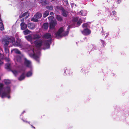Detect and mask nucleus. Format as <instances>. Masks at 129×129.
<instances>
[{
	"label": "nucleus",
	"instance_id": "nucleus-1",
	"mask_svg": "<svg viewBox=\"0 0 129 129\" xmlns=\"http://www.w3.org/2000/svg\"><path fill=\"white\" fill-rule=\"evenodd\" d=\"M3 42H4L5 43L4 44V48L6 53L8 55L9 54V50L8 49V45L10 42H12L15 41L14 39H12L9 37H6L3 38L2 39Z\"/></svg>",
	"mask_w": 129,
	"mask_h": 129
},
{
	"label": "nucleus",
	"instance_id": "nucleus-2",
	"mask_svg": "<svg viewBox=\"0 0 129 129\" xmlns=\"http://www.w3.org/2000/svg\"><path fill=\"white\" fill-rule=\"evenodd\" d=\"M63 31V28L62 27L60 28L55 34L56 38L58 39H59V38H61L62 36L61 35V33Z\"/></svg>",
	"mask_w": 129,
	"mask_h": 129
},
{
	"label": "nucleus",
	"instance_id": "nucleus-3",
	"mask_svg": "<svg viewBox=\"0 0 129 129\" xmlns=\"http://www.w3.org/2000/svg\"><path fill=\"white\" fill-rule=\"evenodd\" d=\"M24 65L26 67L30 68L31 67V62L30 61L27 60L26 58L24 59Z\"/></svg>",
	"mask_w": 129,
	"mask_h": 129
},
{
	"label": "nucleus",
	"instance_id": "nucleus-4",
	"mask_svg": "<svg viewBox=\"0 0 129 129\" xmlns=\"http://www.w3.org/2000/svg\"><path fill=\"white\" fill-rule=\"evenodd\" d=\"M82 34L85 36H87L89 35L91 32L90 30L87 28L84 29V30L81 31Z\"/></svg>",
	"mask_w": 129,
	"mask_h": 129
},
{
	"label": "nucleus",
	"instance_id": "nucleus-5",
	"mask_svg": "<svg viewBox=\"0 0 129 129\" xmlns=\"http://www.w3.org/2000/svg\"><path fill=\"white\" fill-rule=\"evenodd\" d=\"M57 23V21L55 20H52L51 22L50 23V28L52 29H53Z\"/></svg>",
	"mask_w": 129,
	"mask_h": 129
},
{
	"label": "nucleus",
	"instance_id": "nucleus-6",
	"mask_svg": "<svg viewBox=\"0 0 129 129\" xmlns=\"http://www.w3.org/2000/svg\"><path fill=\"white\" fill-rule=\"evenodd\" d=\"M43 42V41L41 40L35 41L34 42V43L36 46L39 48L41 47L42 46Z\"/></svg>",
	"mask_w": 129,
	"mask_h": 129
},
{
	"label": "nucleus",
	"instance_id": "nucleus-7",
	"mask_svg": "<svg viewBox=\"0 0 129 129\" xmlns=\"http://www.w3.org/2000/svg\"><path fill=\"white\" fill-rule=\"evenodd\" d=\"M51 39L44 41V45L47 49H48L49 48L50 45V43H51Z\"/></svg>",
	"mask_w": 129,
	"mask_h": 129
},
{
	"label": "nucleus",
	"instance_id": "nucleus-8",
	"mask_svg": "<svg viewBox=\"0 0 129 129\" xmlns=\"http://www.w3.org/2000/svg\"><path fill=\"white\" fill-rule=\"evenodd\" d=\"M20 25L21 27V29L22 30H24L27 28V24L23 22L21 23Z\"/></svg>",
	"mask_w": 129,
	"mask_h": 129
},
{
	"label": "nucleus",
	"instance_id": "nucleus-9",
	"mask_svg": "<svg viewBox=\"0 0 129 129\" xmlns=\"http://www.w3.org/2000/svg\"><path fill=\"white\" fill-rule=\"evenodd\" d=\"M28 27L30 29H33L35 27V25L34 24L31 23H29L28 24Z\"/></svg>",
	"mask_w": 129,
	"mask_h": 129
},
{
	"label": "nucleus",
	"instance_id": "nucleus-10",
	"mask_svg": "<svg viewBox=\"0 0 129 129\" xmlns=\"http://www.w3.org/2000/svg\"><path fill=\"white\" fill-rule=\"evenodd\" d=\"M44 37L46 39H50L51 40V34L49 33H46L44 36Z\"/></svg>",
	"mask_w": 129,
	"mask_h": 129
},
{
	"label": "nucleus",
	"instance_id": "nucleus-11",
	"mask_svg": "<svg viewBox=\"0 0 129 129\" xmlns=\"http://www.w3.org/2000/svg\"><path fill=\"white\" fill-rule=\"evenodd\" d=\"M61 12L62 15L65 17H67L69 14L68 12L64 9L62 11H61Z\"/></svg>",
	"mask_w": 129,
	"mask_h": 129
},
{
	"label": "nucleus",
	"instance_id": "nucleus-12",
	"mask_svg": "<svg viewBox=\"0 0 129 129\" xmlns=\"http://www.w3.org/2000/svg\"><path fill=\"white\" fill-rule=\"evenodd\" d=\"M25 77V74L24 73H23L18 78V79L19 81H21L24 79Z\"/></svg>",
	"mask_w": 129,
	"mask_h": 129
},
{
	"label": "nucleus",
	"instance_id": "nucleus-13",
	"mask_svg": "<svg viewBox=\"0 0 129 129\" xmlns=\"http://www.w3.org/2000/svg\"><path fill=\"white\" fill-rule=\"evenodd\" d=\"M56 18L59 21L61 22L63 21V17L59 15H56Z\"/></svg>",
	"mask_w": 129,
	"mask_h": 129
},
{
	"label": "nucleus",
	"instance_id": "nucleus-14",
	"mask_svg": "<svg viewBox=\"0 0 129 129\" xmlns=\"http://www.w3.org/2000/svg\"><path fill=\"white\" fill-rule=\"evenodd\" d=\"M25 37L28 41H29L30 42H32L33 38L31 35H29L25 36Z\"/></svg>",
	"mask_w": 129,
	"mask_h": 129
},
{
	"label": "nucleus",
	"instance_id": "nucleus-15",
	"mask_svg": "<svg viewBox=\"0 0 129 129\" xmlns=\"http://www.w3.org/2000/svg\"><path fill=\"white\" fill-rule=\"evenodd\" d=\"M65 72L68 75L72 76L73 75V72L70 70H66L65 71Z\"/></svg>",
	"mask_w": 129,
	"mask_h": 129
},
{
	"label": "nucleus",
	"instance_id": "nucleus-16",
	"mask_svg": "<svg viewBox=\"0 0 129 129\" xmlns=\"http://www.w3.org/2000/svg\"><path fill=\"white\" fill-rule=\"evenodd\" d=\"M9 94L5 92H3L1 94V97L2 98H4L7 97V95Z\"/></svg>",
	"mask_w": 129,
	"mask_h": 129
},
{
	"label": "nucleus",
	"instance_id": "nucleus-17",
	"mask_svg": "<svg viewBox=\"0 0 129 129\" xmlns=\"http://www.w3.org/2000/svg\"><path fill=\"white\" fill-rule=\"evenodd\" d=\"M32 56L38 62H39V59L38 56L37 55H35L34 53L32 55Z\"/></svg>",
	"mask_w": 129,
	"mask_h": 129
},
{
	"label": "nucleus",
	"instance_id": "nucleus-18",
	"mask_svg": "<svg viewBox=\"0 0 129 129\" xmlns=\"http://www.w3.org/2000/svg\"><path fill=\"white\" fill-rule=\"evenodd\" d=\"M41 36L38 34H34L33 35V39H38L41 37Z\"/></svg>",
	"mask_w": 129,
	"mask_h": 129
},
{
	"label": "nucleus",
	"instance_id": "nucleus-19",
	"mask_svg": "<svg viewBox=\"0 0 129 129\" xmlns=\"http://www.w3.org/2000/svg\"><path fill=\"white\" fill-rule=\"evenodd\" d=\"M5 68L7 69L8 71H11L10 68V63H7L5 64Z\"/></svg>",
	"mask_w": 129,
	"mask_h": 129
},
{
	"label": "nucleus",
	"instance_id": "nucleus-20",
	"mask_svg": "<svg viewBox=\"0 0 129 129\" xmlns=\"http://www.w3.org/2000/svg\"><path fill=\"white\" fill-rule=\"evenodd\" d=\"M35 15L38 19L41 18L42 16V14L39 12H37Z\"/></svg>",
	"mask_w": 129,
	"mask_h": 129
},
{
	"label": "nucleus",
	"instance_id": "nucleus-21",
	"mask_svg": "<svg viewBox=\"0 0 129 129\" xmlns=\"http://www.w3.org/2000/svg\"><path fill=\"white\" fill-rule=\"evenodd\" d=\"M38 19L34 15L33 17L31 19V20L35 22H37L39 21Z\"/></svg>",
	"mask_w": 129,
	"mask_h": 129
},
{
	"label": "nucleus",
	"instance_id": "nucleus-22",
	"mask_svg": "<svg viewBox=\"0 0 129 129\" xmlns=\"http://www.w3.org/2000/svg\"><path fill=\"white\" fill-rule=\"evenodd\" d=\"M49 12L48 11H45L43 14V17L44 18L46 17L47 16L49 15Z\"/></svg>",
	"mask_w": 129,
	"mask_h": 129
},
{
	"label": "nucleus",
	"instance_id": "nucleus-23",
	"mask_svg": "<svg viewBox=\"0 0 129 129\" xmlns=\"http://www.w3.org/2000/svg\"><path fill=\"white\" fill-rule=\"evenodd\" d=\"M32 75V72L31 70L27 72L26 75L27 77H29L31 76Z\"/></svg>",
	"mask_w": 129,
	"mask_h": 129
},
{
	"label": "nucleus",
	"instance_id": "nucleus-24",
	"mask_svg": "<svg viewBox=\"0 0 129 129\" xmlns=\"http://www.w3.org/2000/svg\"><path fill=\"white\" fill-rule=\"evenodd\" d=\"M5 90L6 92L9 94L10 91V87L9 86H7Z\"/></svg>",
	"mask_w": 129,
	"mask_h": 129
},
{
	"label": "nucleus",
	"instance_id": "nucleus-25",
	"mask_svg": "<svg viewBox=\"0 0 129 129\" xmlns=\"http://www.w3.org/2000/svg\"><path fill=\"white\" fill-rule=\"evenodd\" d=\"M48 23H45L43 24V28L45 29H47L48 27Z\"/></svg>",
	"mask_w": 129,
	"mask_h": 129
},
{
	"label": "nucleus",
	"instance_id": "nucleus-26",
	"mask_svg": "<svg viewBox=\"0 0 129 129\" xmlns=\"http://www.w3.org/2000/svg\"><path fill=\"white\" fill-rule=\"evenodd\" d=\"M30 32V31L28 29H27L23 31V33L25 35L29 34Z\"/></svg>",
	"mask_w": 129,
	"mask_h": 129
},
{
	"label": "nucleus",
	"instance_id": "nucleus-27",
	"mask_svg": "<svg viewBox=\"0 0 129 129\" xmlns=\"http://www.w3.org/2000/svg\"><path fill=\"white\" fill-rule=\"evenodd\" d=\"M13 50L14 51L15 53L16 54H20L21 52L18 49H14Z\"/></svg>",
	"mask_w": 129,
	"mask_h": 129
},
{
	"label": "nucleus",
	"instance_id": "nucleus-28",
	"mask_svg": "<svg viewBox=\"0 0 129 129\" xmlns=\"http://www.w3.org/2000/svg\"><path fill=\"white\" fill-rule=\"evenodd\" d=\"M28 12H26L22 14L21 15L19 16V18H21L23 17L26 15L28 14Z\"/></svg>",
	"mask_w": 129,
	"mask_h": 129
},
{
	"label": "nucleus",
	"instance_id": "nucleus-29",
	"mask_svg": "<svg viewBox=\"0 0 129 129\" xmlns=\"http://www.w3.org/2000/svg\"><path fill=\"white\" fill-rule=\"evenodd\" d=\"M82 22V20L81 19H79V20H78L77 22V24L79 26L81 24Z\"/></svg>",
	"mask_w": 129,
	"mask_h": 129
},
{
	"label": "nucleus",
	"instance_id": "nucleus-30",
	"mask_svg": "<svg viewBox=\"0 0 129 129\" xmlns=\"http://www.w3.org/2000/svg\"><path fill=\"white\" fill-rule=\"evenodd\" d=\"M4 29V26L3 23L0 22V30H3Z\"/></svg>",
	"mask_w": 129,
	"mask_h": 129
},
{
	"label": "nucleus",
	"instance_id": "nucleus-31",
	"mask_svg": "<svg viewBox=\"0 0 129 129\" xmlns=\"http://www.w3.org/2000/svg\"><path fill=\"white\" fill-rule=\"evenodd\" d=\"M56 8L58 10L61 11H62L64 9L63 7L61 6H57Z\"/></svg>",
	"mask_w": 129,
	"mask_h": 129
},
{
	"label": "nucleus",
	"instance_id": "nucleus-32",
	"mask_svg": "<svg viewBox=\"0 0 129 129\" xmlns=\"http://www.w3.org/2000/svg\"><path fill=\"white\" fill-rule=\"evenodd\" d=\"M78 20V18L77 17H74L72 20V21L73 22H77Z\"/></svg>",
	"mask_w": 129,
	"mask_h": 129
},
{
	"label": "nucleus",
	"instance_id": "nucleus-33",
	"mask_svg": "<svg viewBox=\"0 0 129 129\" xmlns=\"http://www.w3.org/2000/svg\"><path fill=\"white\" fill-rule=\"evenodd\" d=\"M46 8L48 10H52L53 9V7L52 6H47L46 7Z\"/></svg>",
	"mask_w": 129,
	"mask_h": 129
},
{
	"label": "nucleus",
	"instance_id": "nucleus-34",
	"mask_svg": "<svg viewBox=\"0 0 129 129\" xmlns=\"http://www.w3.org/2000/svg\"><path fill=\"white\" fill-rule=\"evenodd\" d=\"M11 71L12 72L13 74L15 75V76H16L18 74V72L15 70H14L13 71Z\"/></svg>",
	"mask_w": 129,
	"mask_h": 129
},
{
	"label": "nucleus",
	"instance_id": "nucleus-35",
	"mask_svg": "<svg viewBox=\"0 0 129 129\" xmlns=\"http://www.w3.org/2000/svg\"><path fill=\"white\" fill-rule=\"evenodd\" d=\"M88 24L87 23H84L82 25V27L83 28L85 27L87 28Z\"/></svg>",
	"mask_w": 129,
	"mask_h": 129
},
{
	"label": "nucleus",
	"instance_id": "nucleus-36",
	"mask_svg": "<svg viewBox=\"0 0 129 129\" xmlns=\"http://www.w3.org/2000/svg\"><path fill=\"white\" fill-rule=\"evenodd\" d=\"M5 83L6 84L8 85L10 83V82L9 80H6L5 81Z\"/></svg>",
	"mask_w": 129,
	"mask_h": 129
},
{
	"label": "nucleus",
	"instance_id": "nucleus-37",
	"mask_svg": "<svg viewBox=\"0 0 129 129\" xmlns=\"http://www.w3.org/2000/svg\"><path fill=\"white\" fill-rule=\"evenodd\" d=\"M113 15L114 16H116V12L115 11H112Z\"/></svg>",
	"mask_w": 129,
	"mask_h": 129
},
{
	"label": "nucleus",
	"instance_id": "nucleus-38",
	"mask_svg": "<svg viewBox=\"0 0 129 129\" xmlns=\"http://www.w3.org/2000/svg\"><path fill=\"white\" fill-rule=\"evenodd\" d=\"M100 41L102 43L103 46H104L105 45V43L104 41L102 40H100Z\"/></svg>",
	"mask_w": 129,
	"mask_h": 129
},
{
	"label": "nucleus",
	"instance_id": "nucleus-39",
	"mask_svg": "<svg viewBox=\"0 0 129 129\" xmlns=\"http://www.w3.org/2000/svg\"><path fill=\"white\" fill-rule=\"evenodd\" d=\"M53 17L52 16H49L48 17V19L49 20H52V19H53Z\"/></svg>",
	"mask_w": 129,
	"mask_h": 129
},
{
	"label": "nucleus",
	"instance_id": "nucleus-40",
	"mask_svg": "<svg viewBox=\"0 0 129 129\" xmlns=\"http://www.w3.org/2000/svg\"><path fill=\"white\" fill-rule=\"evenodd\" d=\"M69 33V30H67V31H66L64 33V35L65 36H66Z\"/></svg>",
	"mask_w": 129,
	"mask_h": 129
},
{
	"label": "nucleus",
	"instance_id": "nucleus-41",
	"mask_svg": "<svg viewBox=\"0 0 129 129\" xmlns=\"http://www.w3.org/2000/svg\"><path fill=\"white\" fill-rule=\"evenodd\" d=\"M63 1L67 5L68 4V2L67 0H63Z\"/></svg>",
	"mask_w": 129,
	"mask_h": 129
},
{
	"label": "nucleus",
	"instance_id": "nucleus-42",
	"mask_svg": "<svg viewBox=\"0 0 129 129\" xmlns=\"http://www.w3.org/2000/svg\"><path fill=\"white\" fill-rule=\"evenodd\" d=\"M24 122H25L26 123H29V122L28 121H27L25 120H24L23 119H21Z\"/></svg>",
	"mask_w": 129,
	"mask_h": 129
},
{
	"label": "nucleus",
	"instance_id": "nucleus-43",
	"mask_svg": "<svg viewBox=\"0 0 129 129\" xmlns=\"http://www.w3.org/2000/svg\"><path fill=\"white\" fill-rule=\"evenodd\" d=\"M83 12V11H80V15H82L83 16L85 15L84 14Z\"/></svg>",
	"mask_w": 129,
	"mask_h": 129
},
{
	"label": "nucleus",
	"instance_id": "nucleus-44",
	"mask_svg": "<svg viewBox=\"0 0 129 129\" xmlns=\"http://www.w3.org/2000/svg\"><path fill=\"white\" fill-rule=\"evenodd\" d=\"M121 0H117V3H118L119 4L121 2Z\"/></svg>",
	"mask_w": 129,
	"mask_h": 129
},
{
	"label": "nucleus",
	"instance_id": "nucleus-45",
	"mask_svg": "<svg viewBox=\"0 0 129 129\" xmlns=\"http://www.w3.org/2000/svg\"><path fill=\"white\" fill-rule=\"evenodd\" d=\"M70 28H71L70 26L69 25L68 27L67 30H69V29Z\"/></svg>",
	"mask_w": 129,
	"mask_h": 129
},
{
	"label": "nucleus",
	"instance_id": "nucleus-46",
	"mask_svg": "<svg viewBox=\"0 0 129 129\" xmlns=\"http://www.w3.org/2000/svg\"><path fill=\"white\" fill-rule=\"evenodd\" d=\"M50 15H54L53 13V12H51L50 13Z\"/></svg>",
	"mask_w": 129,
	"mask_h": 129
},
{
	"label": "nucleus",
	"instance_id": "nucleus-47",
	"mask_svg": "<svg viewBox=\"0 0 129 129\" xmlns=\"http://www.w3.org/2000/svg\"><path fill=\"white\" fill-rule=\"evenodd\" d=\"M3 63V61L1 60H0V64H2Z\"/></svg>",
	"mask_w": 129,
	"mask_h": 129
},
{
	"label": "nucleus",
	"instance_id": "nucleus-48",
	"mask_svg": "<svg viewBox=\"0 0 129 129\" xmlns=\"http://www.w3.org/2000/svg\"><path fill=\"white\" fill-rule=\"evenodd\" d=\"M24 20V18H22V19L20 20L21 21L23 22Z\"/></svg>",
	"mask_w": 129,
	"mask_h": 129
},
{
	"label": "nucleus",
	"instance_id": "nucleus-49",
	"mask_svg": "<svg viewBox=\"0 0 129 129\" xmlns=\"http://www.w3.org/2000/svg\"><path fill=\"white\" fill-rule=\"evenodd\" d=\"M20 46V45L19 44H17V45L16 46Z\"/></svg>",
	"mask_w": 129,
	"mask_h": 129
},
{
	"label": "nucleus",
	"instance_id": "nucleus-50",
	"mask_svg": "<svg viewBox=\"0 0 129 129\" xmlns=\"http://www.w3.org/2000/svg\"><path fill=\"white\" fill-rule=\"evenodd\" d=\"M115 19L116 20L118 21V18H115Z\"/></svg>",
	"mask_w": 129,
	"mask_h": 129
},
{
	"label": "nucleus",
	"instance_id": "nucleus-51",
	"mask_svg": "<svg viewBox=\"0 0 129 129\" xmlns=\"http://www.w3.org/2000/svg\"><path fill=\"white\" fill-rule=\"evenodd\" d=\"M7 98H8V99H9L10 98V96H9V95L8 96H7Z\"/></svg>",
	"mask_w": 129,
	"mask_h": 129
},
{
	"label": "nucleus",
	"instance_id": "nucleus-52",
	"mask_svg": "<svg viewBox=\"0 0 129 129\" xmlns=\"http://www.w3.org/2000/svg\"><path fill=\"white\" fill-rule=\"evenodd\" d=\"M25 111H23L22 113V114L24 113L25 112Z\"/></svg>",
	"mask_w": 129,
	"mask_h": 129
},
{
	"label": "nucleus",
	"instance_id": "nucleus-53",
	"mask_svg": "<svg viewBox=\"0 0 129 129\" xmlns=\"http://www.w3.org/2000/svg\"><path fill=\"white\" fill-rule=\"evenodd\" d=\"M101 28L102 29V30H103V27H102Z\"/></svg>",
	"mask_w": 129,
	"mask_h": 129
},
{
	"label": "nucleus",
	"instance_id": "nucleus-54",
	"mask_svg": "<svg viewBox=\"0 0 129 129\" xmlns=\"http://www.w3.org/2000/svg\"><path fill=\"white\" fill-rule=\"evenodd\" d=\"M45 115H43V116H45Z\"/></svg>",
	"mask_w": 129,
	"mask_h": 129
},
{
	"label": "nucleus",
	"instance_id": "nucleus-55",
	"mask_svg": "<svg viewBox=\"0 0 129 129\" xmlns=\"http://www.w3.org/2000/svg\"><path fill=\"white\" fill-rule=\"evenodd\" d=\"M21 0V1H23V0Z\"/></svg>",
	"mask_w": 129,
	"mask_h": 129
}]
</instances>
